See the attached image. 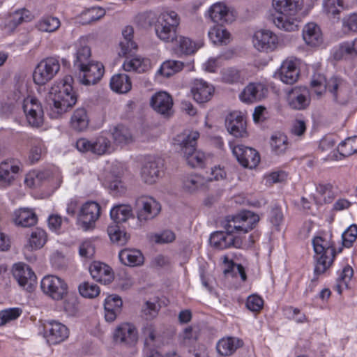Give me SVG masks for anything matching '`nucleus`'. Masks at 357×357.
Segmentation results:
<instances>
[{
  "instance_id": "f257e3e1",
  "label": "nucleus",
  "mask_w": 357,
  "mask_h": 357,
  "mask_svg": "<svg viewBox=\"0 0 357 357\" xmlns=\"http://www.w3.org/2000/svg\"><path fill=\"white\" fill-rule=\"evenodd\" d=\"M73 77L66 75L56 81L50 88L46 100L51 118L57 119L75 105L77 96L73 88Z\"/></svg>"
},
{
  "instance_id": "f03ea898",
  "label": "nucleus",
  "mask_w": 357,
  "mask_h": 357,
  "mask_svg": "<svg viewBox=\"0 0 357 357\" xmlns=\"http://www.w3.org/2000/svg\"><path fill=\"white\" fill-rule=\"evenodd\" d=\"M139 17L143 26H155V34L160 40L166 43L174 41L180 24V17L175 11H164L158 15L149 11L141 14Z\"/></svg>"
},
{
  "instance_id": "7ed1b4c3",
  "label": "nucleus",
  "mask_w": 357,
  "mask_h": 357,
  "mask_svg": "<svg viewBox=\"0 0 357 357\" xmlns=\"http://www.w3.org/2000/svg\"><path fill=\"white\" fill-rule=\"evenodd\" d=\"M275 10L273 22L280 30L294 32L298 30V13L303 9V0H273Z\"/></svg>"
},
{
  "instance_id": "20e7f679",
  "label": "nucleus",
  "mask_w": 357,
  "mask_h": 357,
  "mask_svg": "<svg viewBox=\"0 0 357 357\" xmlns=\"http://www.w3.org/2000/svg\"><path fill=\"white\" fill-rule=\"evenodd\" d=\"M311 86L318 98L327 89L331 94L333 101L344 105L349 99L351 89L349 84L343 79L333 77L328 81L321 74L314 75L311 81Z\"/></svg>"
},
{
  "instance_id": "39448f33",
  "label": "nucleus",
  "mask_w": 357,
  "mask_h": 357,
  "mask_svg": "<svg viewBox=\"0 0 357 357\" xmlns=\"http://www.w3.org/2000/svg\"><path fill=\"white\" fill-rule=\"evenodd\" d=\"M314 250L317 255L312 282H317L319 275L324 274L333 263L335 249L333 243L325 237L317 236L312 241Z\"/></svg>"
},
{
  "instance_id": "423d86ee",
  "label": "nucleus",
  "mask_w": 357,
  "mask_h": 357,
  "mask_svg": "<svg viewBox=\"0 0 357 357\" xmlns=\"http://www.w3.org/2000/svg\"><path fill=\"white\" fill-rule=\"evenodd\" d=\"M259 220L258 215L250 211H243L227 219L224 226L225 229L232 231L236 235H240L247 242L253 241V237L250 235L248 238L245 234L252 230Z\"/></svg>"
},
{
  "instance_id": "0eeeda50",
  "label": "nucleus",
  "mask_w": 357,
  "mask_h": 357,
  "mask_svg": "<svg viewBox=\"0 0 357 357\" xmlns=\"http://www.w3.org/2000/svg\"><path fill=\"white\" fill-rule=\"evenodd\" d=\"M209 241L211 246L218 250L230 248H245L253 244V241L247 242L241 236L236 235L228 229L213 232L210 236Z\"/></svg>"
},
{
  "instance_id": "6e6552de",
  "label": "nucleus",
  "mask_w": 357,
  "mask_h": 357,
  "mask_svg": "<svg viewBox=\"0 0 357 357\" xmlns=\"http://www.w3.org/2000/svg\"><path fill=\"white\" fill-rule=\"evenodd\" d=\"M60 63L55 57L43 59L35 68L33 73V82L38 85H44L58 73Z\"/></svg>"
},
{
  "instance_id": "1a4fd4ad",
  "label": "nucleus",
  "mask_w": 357,
  "mask_h": 357,
  "mask_svg": "<svg viewBox=\"0 0 357 357\" xmlns=\"http://www.w3.org/2000/svg\"><path fill=\"white\" fill-rule=\"evenodd\" d=\"M40 287L44 294L56 301L64 298L68 290L66 281L54 275L43 277L40 282Z\"/></svg>"
},
{
  "instance_id": "9d476101",
  "label": "nucleus",
  "mask_w": 357,
  "mask_h": 357,
  "mask_svg": "<svg viewBox=\"0 0 357 357\" xmlns=\"http://www.w3.org/2000/svg\"><path fill=\"white\" fill-rule=\"evenodd\" d=\"M100 216V206L93 201L85 202L81 206L77 218V222L84 231H88L95 227L96 222Z\"/></svg>"
},
{
  "instance_id": "9b49d317",
  "label": "nucleus",
  "mask_w": 357,
  "mask_h": 357,
  "mask_svg": "<svg viewBox=\"0 0 357 357\" xmlns=\"http://www.w3.org/2000/svg\"><path fill=\"white\" fill-rule=\"evenodd\" d=\"M254 47L261 52H271L279 45L278 36L271 30L259 29L256 31L252 38Z\"/></svg>"
},
{
  "instance_id": "f8f14e48",
  "label": "nucleus",
  "mask_w": 357,
  "mask_h": 357,
  "mask_svg": "<svg viewBox=\"0 0 357 357\" xmlns=\"http://www.w3.org/2000/svg\"><path fill=\"white\" fill-rule=\"evenodd\" d=\"M113 340L116 344L129 347H133L138 342L137 328L132 323H121L114 329Z\"/></svg>"
},
{
  "instance_id": "ddd939ff",
  "label": "nucleus",
  "mask_w": 357,
  "mask_h": 357,
  "mask_svg": "<svg viewBox=\"0 0 357 357\" xmlns=\"http://www.w3.org/2000/svg\"><path fill=\"white\" fill-rule=\"evenodd\" d=\"M27 122L32 127L38 128L44 121L43 109L40 102L34 97L24 98L22 105Z\"/></svg>"
},
{
  "instance_id": "4468645a",
  "label": "nucleus",
  "mask_w": 357,
  "mask_h": 357,
  "mask_svg": "<svg viewBox=\"0 0 357 357\" xmlns=\"http://www.w3.org/2000/svg\"><path fill=\"white\" fill-rule=\"evenodd\" d=\"M137 218L140 222H146L154 218L160 211L158 202L149 196H142L136 200Z\"/></svg>"
},
{
  "instance_id": "2eb2a0df",
  "label": "nucleus",
  "mask_w": 357,
  "mask_h": 357,
  "mask_svg": "<svg viewBox=\"0 0 357 357\" xmlns=\"http://www.w3.org/2000/svg\"><path fill=\"white\" fill-rule=\"evenodd\" d=\"M44 337L50 344H57L65 341L69 336L68 328L55 320L45 321L43 324Z\"/></svg>"
},
{
  "instance_id": "dca6fc26",
  "label": "nucleus",
  "mask_w": 357,
  "mask_h": 357,
  "mask_svg": "<svg viewBox=\"0 0 357 357\" xmlns=\"http://www.w3.org/2000/svg\"><path fill=\"white\" fill-rule=\"evenodd\" d=\"M45 179H47L55 188H58L62 183V176L59 171L52 174L49 170L29 172L25 176L24 183L29 188H36Z\"/></svg>"
},
{
  "instance_id": "f3484780",
  "label": "nucleus",
  "mask_w": 357,
  "mask_h": 357,
  "mask_svg": "<svg viewBox=\"0 0 357 357\" xmlns=\"http://www.w3.org/2000/svg\"><path fill=\"white\" fill-rule=\"evenodd\" d=\"M79 70V79L84 85L96 84L103 76L105 69L103 65L98 61H90L83 68H77Z\"/></svg>"
},
{
  "instance_id": "a211bd4d",
  "label": "nucleus",
  "mask_w": 357,
  "mask_h": 357,
  "mask_svg": "<svg viewBox=\"0 0 357 357\" xmlns=\"http://www.w3.org/2000/svg\"><path fill=\"white\" fill-rule=\"evenodd\" d=\"M232 153L238 162L246 168H255L260 161L259 155L256 150L242 144L232 147Z\"/></svg>"
},
{
  "instance_id": "6ab92c4d",
  "label": "nucleus",
  "mask_w": 357,
  "mask_h": 357,
  "mask_svg": "<svg viewBox=\"0 0 357 357\" xmlns=\"http://www.w3.org/2000/svg\"><path fill=\"white\" fill-rule=\"evenodd\" d=\"M163 165L160 160H150L144 163L141 168L140 176L147 184H153L162 177Z\"/></svg>"
},
{
  "instance_id": "aec40b11",
  "label": "nucleus",
  "mask_w": 357,
  "mask_h": 357,
  "mask_svg": "<svg viewBox=\"0 0 357 357\" xmlns=\"http://www.w3.org/2000/svg\"><path fill=\"white\" fill-rule=\"evenodd\" d=\"M275 76L287 84H294L299 77L298 62L291 59L284 60Z\"/></svg>"
},
{
  "instance_id": "412c9836",
  "label": "nucleus",
  "mask_w": 357,
  "mask_h": 357,
  "mask_svg": "<svg viewBox=\"0 0 357 357\" xmlns=\"http://www.w3.org/2000/svg\"><path fill=\"white\" fill-rule=\"evenodd\" d=\"M150 104L154 111L165 116H169L173 113V100L167 92L160 91L155 93Z\"/></svg>"
},
{
  "instance_id": "4be33fe9",
  "label": "nucleus",
  "mask_w": 357,
  "mask_h": 357,
  "mask_svg": "<svg viewBox=\"0 0 357 357\" xmlns=\"http://www.w3.org/2000/svg\"><path fill=\"white\" fill-rule=\"evenodd\" d=\"M225 126L228 132L235 137L247 136L246 121L239 112H233L226 118Z\"/></svg>"
},
{
  "instance_id": "5701e85b",
  "label": "nucleus",
  "mask_w": 357,
  "mask_h": 357,
  "mask_svg": "<svg viewBox=\"0 0 357 357\" xmlns=\"http://www.w3.org/2000/svg\"><path fill=\"white\" fill-rule=\"evenodd\" d=\"M13 274L18 284L26 289H29L36 282V275L31 268L26 264L23 263L16 264L13 269Z\"/></svg>"
},
{
  "instance_id": "b1692460",
  "label": "nucleus",
  "mask_w": 357,
  "mask_h": 357,
  "mask_svg": "<svg viewBox=\"0 0 357 357\" xmlns=\"http://www.w3.org/2000/svg\"><path fill=\"white\" fill-rule=\"evenodd\" d=\"M191 93L196 102L204 103L211 100L214 93V88L204 79H196L192 82Z\"/></svg>"
},
{
  "instance_id": "393cba45",
  "label": "nucleus",
  "mask_w": 357,
  "mask_h": 357,
  "mask_svg": "<svg viewBox=\"0 0 357 357\" xmlns=\"http://www.w3.org/2000/svg\"><path fill=\"white\" fill-rule=\"evenodd\" d=\"M20 168L21 163L15 159L3 161L0 164V185L3 187L9 185Z\"/></svg>"
},
{
  "instance_id": "a878e982",
  "label": "nucleus",
  "mask_w": 357,
  "mask_h": 357,
  "mask_svg": "<svg viewBox=\"0 0 357 357\" xmlns=\"http://www.w3.org/2000/svg\"><path fill=\"white\" fill-rule=\"evenodd\" d=\"M89 271L91 277L96 281L104 284L111 283L114 278L112 268L102 262H93L89 267Z\"/></svg>"
},
{
  "instance_id": "bb28decb",
  "label": "nucleus",
  "mask_w": 357,
  "mask_h": 357,
  "mask_svg": "<svg viewBox=\"0 0 357 357\" xmlns=\"http://www.w3.org/2000/svg\"><path fill=\"white\" fill-rule=\"evenodd\" d=\"M267 93L268 89L264 84L250 83L241 93L239 98L244 102H252L262 100L266 96Z\"/></svg>"
},
{
  "instance_id": "cd10ccee",
  "label": "nucleus",
  "mask_w": 357,
  "mask_h": 357,
  "mask_svg": "<svg viewBox=\"0 0 357 357\" xmlns=\"http://www.w3.org/2000/svg\"><path fill=\"white\" fill-rule=\"evenodd\" d=\"M141 335L144 347L148 349L157 347L160 342V334L153 323H145L141 328Z\"/></svg>"
},
{
  "instance_id": "c85d7f7f",
  "label": "nucleus",
  "mask_w": 357,
  "mask_h": 357,
  "mask_svg": "<svg viewBox=\"0 0 357 357\" xmlns=\"http://www.w3.org/2000/svg\"><path fill=\"white\" fill-rule=\"evenodd\" d=\"M105 185L114 195H121L126 192V187L122 181V173L113 169L105 176Z\"/></svg>"
},
{
  "instance_id": "c756f323",
  "label": "nucleus",
  "mask_w": 357,
  "mask_h": 357,
  "mask_svg": "<svg viewBox=\"0 0 357 357\" xmlns=\"http://www.w3.org/2000/svg\"><path fill=\"white\" fill-rule=\"evenodd\" d=\"M309 92L305 87L292 89L288 95L289 105L295 109H304L309 104Z\"/></svg>"
},
{
  "instance_id": "7c9ffc66",
  "label": "nucleus",
  "mask_w": 357,
  "mask_h": 357,
  "mask_svg": "<svg viewBox=\"0 0 357 357\" xmlns=\"http://www.w3.org/2000/svg\"><path fill=\"white\" fill-rule=\"evenodd\" d=\"M303 38L305 43L311 47L320 45L323 36L319 26L313 22L307 23L303 29Z\"/></svg>"
},
{
  "instance_id": "2f4dec72",
  "label": "nucleus",
  "mask_w": 357,
  "mask_h": 357,
  "mask_svg": "<svg viewBox=\"0 0 357 357\" xmlns=\"http://www.w3.org/2000/svg\"><path fill=\"white\" fill-rule=\"evenodd\" d=\"M208 16L215 23L222 24L233 20V15L229 8L222 3H215L208 10Z\"/></svg>"
},
{
  "instance_id": "473e14b6",
  "label": "nucleus",
  "mask_w": 357,
  "mask_h": 357,
  "mask_svg": "<svg viewBox=\"0 0 357 357\" xmlns=\"http://www.w3.org/2000/svg\"><path fill=\"white\" fill-rule=\"evenodd\" d=\"M199 137V132L191 130L184 132L176 136L174 139L176 144L179 145L182 153L195 150L197 145V140Z\"/></svg>"
},
{
  "instance_id": "72a5a7b5",
  "label": "nucleus",
  "mask_w": 357,
  "mask_h": 357,
  "mask_svg": "<svg viewBox=\"0 0 357 357\" xmlns=\"http://www.w3.org/2000/svg\"><path fill=\"white\" fill-rule=\"evenodd\" d=\"M123 302L116 295H110L105 300V317L107 321H114L121 311Z\"/></svg>"
},
{
  "instance_id": "f704fd0d",
  "label": "nucleus",
  "mask_w": 357,
  "mask_h": 357,
  "mask_svg": "<svg viewBox=\"0 0 357 357\" xmlns=\"http://www.w3.org/2000/svg\"><path fill=\"white\" fill-rule=\"evenodd\" d=\"M48 239L47 232L41 228L33 229L29 237L27 243L24 245V250L26 251L37 250L42 248Z\"/></svg>"
},
{
  "instance_id": "c9c22d12",
  "label": "nucleus",
  "mask_w": 357,
  "mask_h": 357,
  "mask_svg": "<svg viewBox=\"0 0 357 357\" xmlns=\"http://www.w3.org/2000/svg\"><path fill=\"white\" fill-rule=\"evenodd\" d=\"M75 59L74 66L76 68H83V65L89 63L91 56V49L87 44L86 39L80 38L75 43Z\"/></svg>"
},
{
  "instance_id": "e433bc0d",
  "label": "nucleus",
  "mask_w": 357,
  "mask_h": 357,
  "mask_svg": "<svg viewBox=\"0 0 357 357\" xmlns=\"http://www.w3.org/2000/svg\"><path fill=\"white\" fill-rule=\"evenodd\" d=\"M122 66L125 71L143 73L150 69L151 63L148 59L135 56L126 59Z\"/></svg>"
},
{
  "instance_id": "4c0bfd02",
  "label": "nucleus",
  "mask_w": 357,
  "mask_h": 357,
  "mask_svg": "<svg viewBox=\"0 0 357 357\" xmlns=\"http://www.w3.org/2000/svg\"><path fill=\"white\" fill-rule=\"evenodd\" d=\"M242 344V341L238 338L227 337L218 342L216 349L221 356H228L233 354Z\"/></svg>"
},
{
  "instance_id": "58836bf2",
  "label": "nucleus",
  "mask_w": 357,
  "mask_h": 357,
  "mask_svg": "<svg viewBox=\"0 0 357 357\" xmlns=\"http://www.w3.org/2000/svg\"><path fill=\"white\" fill-rule=\"evenodd\" d=\"M119 257L121 263L129 266H137L144 263L143 255L136 249H123L120 251Z\"/></svg>"
},
{
  "instance_id": "ea45409f",
  "label": "nucleus",
  "mask_w": 357,
  "mask_h": 357,
  "mask_svg": "<svg viewBox=\"0 0 357 357\" xmlns=\"http://www.w3.org/2000/svg\"><path fill=\"white\" fill-rule=\"evenodd\" d=\"M13 220L15 225L24 227L36 224L38 218L36 213L29 208H20L14 213Z\"/></svg>"
},
{
  "instance_id": "a19ab883",
  "label": "nucleus",
  "mask_w": 357,
  "mask_h": 357,
  "mask_svg": "<svg viewBox=\"0 0 357 357\" xmlns=\"http://www.w3.org/2000/svg\"><path fill=\"white\" fill-rule=\"evenodd\" d=\"M110 87L112 91L118 93H126L131 90L132 82L130 77L126 74H116L110 79Z\"/></svg>"
},
{
  "instance_id": "79ce46f5",
  "label": "nucleus",
  "mask_w": 357,
  "mask_h": 357,
  "mask_svg": "<svg viewBox=\"0 0 357 357\" xmlns=\"http://www.w3.org/2000/svg\"><path fill=\"white\" fill-rule=\"evenodd\" d=\"M133 28L130 26H126L122 31L123 38L119 43L121 49V53L123 56L137 49V46L133 40Z\"/></svg>"
},
{
  "instance_id": "37998d69",
  "label": "nucleus",
  "mask_w": 357,
  "mask_h": 357,
  "mask_svg": "<svg viewBox=\"0 0 357 357\" xmlns=\"http://www.w3.org/2000/svg\"><path fill=\"white\" fill-rule=\"evenodd\" d=\"M207 180L199 174L188 175L183 179L182 188L184 191L193 193L204 186Z\"/></svg>"
},
{
  "instance_id": "c03bdc74",
  "label": "nucleus",
  "mask_w": 357,
  "mask_h": 357,
  "mask_svg": "<svg viewBox=\"0 0 357 357\" xmlns=\"http://www.w3.org/2000/svg\"><path fill=\"white\" fill-rule=\"evenodd\" d=\"M112 135L114 142L117 145L123 146L133 142V137L130 130L123 126L114 128Z\"/></svg>"
},
{
  "instance_id": "a18cd8bd",
  "label": "nucleus",
  "mask_w": 357,
  "mask_h": 357,
  "mask_svg": "<svg viewBox=\"0 0 357 357\" xmlns=\"http://www.w3.org/2000/svg\"><path fill=\"white\" fill-rule=\"evenodd\" d=\"M89 117L86 110L83 108H77L73 114L70 119L72 128L77 131H82L89 125Z\"/></svg>"
},
{
  "instance_id": "49530a36",
  "label": "nucleus",
  "mask_w": 357,
  "mask_h": 357,
  "mask_svg": "<svg viewBox=\"0 0 357 357\" xmlns=\"http://www.w3.org/2000/svg\"><path fill=\"white\" fill-rule=\"evenodd\" d=\"M132 215V208L129 205H116L110 210V217L116 223L124 222Z\"/></svg>"
},
{
  "instance_id": "de8ad7c7",
  "label": "nucleus",
  "mask_w": 357,
  "mask_h": 357,
  "mask_svg": "<svg viewBox=\"0 0 357 357\" xmlns=\"http://www.w3.org/2000/svg\"><path fill=\"white\" fill-rule=\"evenodd\" d=\"M208 35L216 45H227L229 42L230 33L222 26H214L208 31Z\"/></svg>"
},
{
  "instance_id": "09e8293b",
  "label": "nucleus",
  "mask_w": 357,
  "mask_h": 357,
  "mask_svg": "<svg viewBox=\"0 0 357 357\" xmlns=\"http://www.w3.org/2000/svg\"><path fill=\"white\" fill-rule=\"evenodd\" d=\"M33 15L26 9H20L13 13L8 18V26L15 27L23 22L32 20Z\"/></svg>"
},
{
  "instance_id": "8fccbe9b",
  "label": "nucleus",
  "mask_w": 357,
  "mask_h": 357,
  "mask_svg": "<svg viewBox=\"0 0 357 357\" xmlns=\"http://www.w3.org/2000/svg\"><path fill=\"white\" fill-rule=\"evenodd\" d=\"M271 146L275 153H284L288 148L287 137L280 132L274 134L271 139Z\"/></svg>"
},
{
  "instance_id": "3c124183",
  "label": "nucleus",
  "mask_w": 357,
  "mask_h": 357,
  "mask_svg": "<svg viewBox=\"0 0 357 357\" xmlns=\"http://www.w3.org/2000/svg\"><path fill=\"white\" fill-rule=\"evenodd\" d=\"M61 25L60 20L53 16H45L41 18L36 24V28L43 32H54Z\"/></svg>"
},
{
  "instance_id": "603ef678",
  "label": "nucleus",
  "mask_w": 357,
  "mask_h": 357,
  "mask_svg": "<svg viewBox=\"0 0 357 357\" xmlns=\"http://www.w3.org/2000/svg\"><path fill=\"white\" fill-rule=\"evenodd\" d=\"M174 40L176 41L177 47L179 51L185 54H191L195 53L200 46L197 45L190 38L183 36H178L176 34V38Z\"/></svg>"
},
{
  "instance_id": "864d4df0",
  "label": "nucleus",
  "mask_w": 357,
  "mask_h": 357,
  "mask_svg": "<svg viewBox=\"0 0 357 357\" xmlns=\"http://www.w3.org/2000/svg\"><path fill=\"white\" fill-rule=\"evenodd\" d=\"M183 66V63L180 61L168 60L162 63L158 73L165 77H169L181 71Z\"/></svg>"
},
{
  "instance_id": "5fc2aeb1",
  "label": "nucleus",
  "mask_w": 357,
  "mask_h": 357,
  "mask_svg": "<svg viewBox=\"0 0 357 357\" xmlns=\"http://www.w3.org/2000/svg\"><path fill=\"white\" fill-rule=\"evenodd\" d=\"M105 15V11L100 7H92L84 10L81 14L82 24H90L102 18Z\"/></svg>"
},
{
  "instance_id": "6e6d98bb",
  "label": "nucleus",
  "mask_w": 357,
  "mask_h": 357,
  "mask_svg": "<svg viewBox=\"0 0 357 357\" xmlns=\"http://www.w3.org/2000/svg\"><path fill=\"white\" fill-rule=\"evenodd\" d=\"M107 233L111 241L119 245H125L129 239V235L124 231L121 230L118 225L109 226Z\"/></svg>"
},
{
  "instance_id": "4d7b16f0",
  "label": "nucleus",
  "mask_w": 357,
  "mask_h": 357,
  "mask_svg": "<svg viewBox=\"0 0 357 357\" xmlns=\"http://www.w3.org/2000/svg\"><path fill=\"white\" fill-rule=\"evenodd\" d=\"M337 151L344 157H348L357 152V137L347 138L337 146Z\"/></svg>"
},
{
  "instance_id": "13d9d810",
  "label": "nucleus",
  "mask_w": 357,
  "mask_h": 357,
  "mask_svg": "<svg viewBox=\"0 0 357 357\" xmlns=\"http://www.w3.org/2000/svg\"><path fill=\"white\" fill-rule=\"evenodd\" d=\"M333 56L334 59L340 61L347 58L354 54L351 43H344L333 49Z\"/></svg>"
},
{
  "instance_id": "bf43d9fd",
  "label": "nucleus",
  "mask_w": 357,
  "mask_h": 357,
  "mask_svg": "<svg viewBox=\"0 0 357 357\" xmlns=\"http://www.w3.org/2000/svg\"><path fill=\"white\" fill-rule=\"evenodd\" d=\"M324 11L329 16L335 17L344 9L343 0H325L324 2Z\"/></svg>"
},
{
  "instance_id": "052dcab7",
  "label": "nucleus",
  "mask_w": 357,
  "mask_h": 357,
  "mask_svg": "<svg viewBox=\"0 0 357 357\" xmlns=\"http://www.w3.org/2000/svg\"><path fill=\"white\" fill-rule=\"evenodd\" d=\"M111 149L110 141L103 137H98L95 141L92 142V153L98 155H102L109 152Z\"/></svg>"
},
{
  "instance_id": "680f3d73",
  "label": "nucleus",
  "mask_w": 357,
  "mask_h": 357,
  "mask_svg": "<svg viewBox=\"0 0 357 357\" xmlns=\"http://www.w3.org/2000/svg\"><path fill=\"white\" fill-rule=\"evenodd\" d=\"M353 269L351 266H345L337 279L336 289L339 294L342 293L344 288H347L349 282L353 276Z\"/></svg>"
},
{
  "instance_id": "e2e57ef3",
  "label": "nucleus",
  "mask_w": 357,
  "mask_h": 357,
  "mask_svg": "<svg viewBox=\"0 0 357 357\" xmlns=\"http://www.w3.org/2000/svg\"><path fill=\"white\" fill-rule=\"evenodd\" d=\"M183 156L186 158L188 165L193 167H202L206 160L205 154L195 149L191 153L190 151L185 152L183 153Z\"/></svg>"
},
{
  "instance_id": "0e129e2a",
  "label": "nucleus",
  "mask_w": 357,
  "mask_h": 357,
  "mask_svg": "<svg viewBox=\"0 0 357 357\" xmlns=\"http://www.w3.org/2000/svg\"><path fill=\"white\" fill-rule=\"evenodd\" d=\"M80 294L85 298H93L100 294V288L97 284L85 282L79 286Z\"/></svg>"
},
{
  "instance_id": "69168bd1",
  "label": "nucleus",
  "mask_w": 357,
  "mask_h": 357,
  "mask_svg": "<svg viewBox=\"0 0 357 357\" xmlns=\"http://www.w3.org/2000/svg\"><path fill=\"white\" fill-rule=\"evenodd\" d=\"M22 310L19 307L8 308L0 311V326L15 320L22 314Z\"/></svg>"
},
{
  "instance_id": "338daca9",
  "label": "nucleus",
  "mask_w": 357,
  "mask_h": 357,
  "mask_svg": "<svg viewBox=\"0 0 357 357\" xmlns=\"http://www.w3.org/2000/svg\"><path fill=\"white\" fill-rule=\"evenodd\" d=\"M342 243L346 248H351L357 238V225L349 226L342 234Z\"/></svg>"
},
{
  "instance_id": "774afa93",
  "label": "nucleus",
  "mask_w": 357,
  "mask_h": 357,
  "mask_svg": "<svg viewBox=\"0 0 357 357\" xmlns=\"http://www.w3.org/2000/svg\"><path fill=\"white\" fill-rule=\"evenodd\" d=\"M222 79L227 83L233 84L241 81V72L234 68H227L222 70Z\"/></svg>"
}]
</instances>
